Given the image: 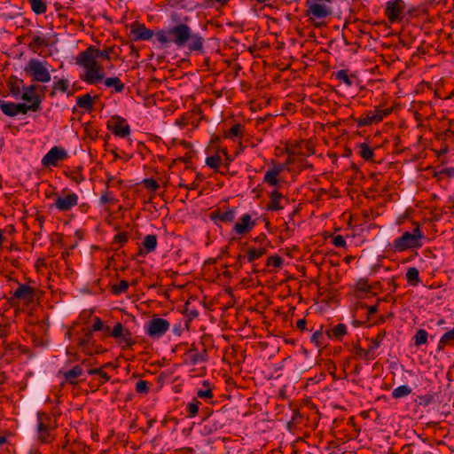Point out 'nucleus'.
Segmentation results:
<instances>
[{
  "label": "nucleus",
  "mask_w": 454,
  "mask_h": 454,
  "mask_svg": "<svg viewBox=\"0 0 454 454\" xmlns=\"http://www.w3.org/2000/svg\"><path fill=\"white\" fill-rule=\"evenodd\" d=\"M0 109L7 116H16L15 103L0 99Z\"/></svg>",
  "instance_id": "72a5a7b5"
},
{
  "label": "nucleus",
  "mask_w": 454,
  "mask_h": 454,
  "mask_svg": "<svg viewBox=\"0 0 454 454\" xmlns=\"http://www.w3.org/2000/svg\"><path fill=\"white\" fill-rule=\"evenodd\" d=\"M236 217V208L228 207L225 211L216 210L210 214V218L215 223H231Z\"/></svg>",
  "instance_id": "dca6fc26"
},
{
  "label": "nucleus",
  "mask_w": 454,
  "mask_h": 454,
  "mask_svg": "<svg viewBox=\"0 0 454 454\" xmlns=\"http://www.w3.org/2000/svg\"><path fill=\"white\" fill-rule=\"evenodd\" d=\"M66 335L69 339L74 336V346L67 348V353L71 354V350H77L85 356H90L88 365H92L91 356L101 352L100 347L95 343L92 330L82 327L81 333H74V329H70Z\"/></svg>",
  "instance_id": "f257e3e1"
},
{
  "label": "nucleus",
  "mask_w": 454,
  "mask_h": 454,
  "mask_svg": "<svg viewBox=\"0 0 454 454\" xmlns=\"http://www.w3.org/2000/svg\"><path fill=\"white\" fill-rule=\"evenodd\" d=\"M405 9V4L403 0H391L387 3L385 14L390 22L402 19V14Z\"/></svg>",
  "instance_id": "f8f14e48"
},
{
  "label": "nucleus",
  "mask_w": 454,
  "mask_h": 454,
  "mask_svg": "<svg viewBox=\"0 0 454 454\" xmlns=\"http://www.w3.org/2000/svg\"><path fill=\"white\" fill-rule=\"evenodd\" d=\"M38 438L43 442H48V437L50 435L49 428L45 426L42 421H39L36 427Z\"/></svg>",
  "instance_id": "ea45409f"
},
{
  "label": "nucleus",
  "mask_w": 454,
  "mask_h": 454,
  "mask_svg": "<svg viewBox=\"0 0 454 454\" xmlns=\"http://www.w3.org/2000/svg\"><path fill=\"white\" fill-rule=\"evenodd\" d=\"M113 201V196L112 193L109 192H106L101 197H100V203L102 205L108 204Z\"/></svg>",
  "instance_id": "774afa93"
},
{
  "label": "nucleus",
  "mask_w": 454,
  "mask_h": 454,
  "mask_svg": "<svg viewBox=\"0 0 454 454\" xmlns=\"http://www.w3.org/2000/svg\"><path fill=\"white\" fill-rule=\"evenodd\" d=\"M454 345V328L446 332L440 339L438 349H443L447 346Z\"/></svg>",
  "instance_id": "c85d7f7f"
},
{
  "label": "nucleus",
  "mask_w": 454,
  "mask_h": 454,
  "mask_svg": "<svg viewBox=\"0 0 454 454\" xmlns=\"http://www.w3.org/2000/svg\"><path fill=\"white\" fill-rule=\"evenodd\" d=\"M169 325V322L167 319L154 317L147 322L145 333L151 338L158 339L168 332Z\"/></svg>",
  "instance_id": "0eeeda50"
},
{
  "label": "nucleus",
  "mask_w": 454,
  "mask_h": 454,
  "mask_svg": "<svg viewBox=\"0 0 454 454\" xmlns=\"http://www.w3.org/2000/svg\"><path fill=\"white\" fill-rule=\"evenodd\" d=\"M266 252V249L265 248H262V247H259V248H255V247H251L247 250V261L248 262H254L255 260L259 259L260 257H262Z\"/></svg>",
  "instance_id": "c9c22d12"
},
{
  "label": "nucleus",
  "mask_w": 454,
  "mask_h": 454,
  "mask_svg": "<svg viewBox=\"0 0 454 454\" xmlns=\"http://www.w3.org/2000/svg\"><path fill=\"white\" fill-rule=\"evenodd\" d=\"M356 306L361 307V308H367L368 316H372V315L375 314L376 312H378V305H372V306L367 307L365 304L359 302V303H357Z\"/></svg>",
  "instance_id": "69168bd1"
},
{
  "label": "nucleus",
  "mask_w": 454,
  "mask_h": 454,
  "mask_svg": "<svg viewBox=\"0 0 454 454\" xmlns=\"http://www.w3.org/2000/svg\"><path fill=\"white\" fill-rule=\"evenodd\" d=\"M284 200L283 195L277 190H274L270 194V201L267 205V210L269 211H278L284 207L282 200Z\"/></svg>",
  "instance_id": "6ab92c4d"
},
{
  "label": "nucleus",
  "mask_w": 454,
  "mask_h": 454,
  "mask_svg": "<svg viewBox=\"0 0 454 454\" xmlns=\"http://www.w3.org/2000/svg\"><path fill=\"white\" fill-rule=\"evenodd\" d=\"M131 32L136 40H149L155 35L153 30L145 27V25H138L136 27H132Z\"/></svg>",
  "instance_id": "412c9836"
},
{
  "label": "nucleus",
  "mask_w": 454,
  "mask_h": 454,
  "mask_svg": "<svg viewBox=\"0 0 454 454\" xmlns=\"http://www.w3.org/2000/svg\"><path fill=\"white\" fill-rule=\"evenodd\" d=\"M202 385L204 387L198 390L197 395L200 398H203V399H207V398L212 397V392H211V388H210V386H211L210 381L207 380H205L202 381Z\"/></svg>",
  "instance_id": "4c0bfd02"
},
{
  "label": "nucleus",
  "mask_w": 454,
  "mask_h": 454,
  "mask_svg": "<svg viewBox=\"0 0 454 454\" xmlns=\"http://www.w3.org/2000/svg\"><path fill=\"white\" fill-rule=\"evenodd\" d=\"M89 330H92V333L102 332L104 336H109L110 334V327L108 325H106L99 317L94 318V323L91 328H89Z\"/></svg>",
  "instance_id": "2f4dec72"
},
{
  "label": "nucleus",
  "mask_w": 454,
  "mask_h": 454,
  "mask_svg": "<svg viewBox=\"0 0 454 454\" xmlns=\"http://www.w3.org/2000/svg\"><path fill=\"white\" fill-rule=\"evenodd\" d=\"M144 184L145 186V188L153 191V192H155L158 188H159V184H157V182L153 179V178H146L144 180Z\"/></svg>",
  "instance_id": "5fc2aeb1"
},
{
  "label": "nucleus",
  "mask_w": 454,
  "mask_h": 454,
  "mask_svg": "<svg viewBox=\"0 0 454 454\" xmlns=\"http://www.w3.org/2000/svg\"><path fill=\"white\" fill-rule=\"evenodd\" d=\"M113 133L120 137H126L130 134V127L125 123L124 119L118 118V121L113 127Z\"/></svg>",
  "instance_id": "4be33fe9"
},
{
  "label": "nucleus",
  "mask_w": 454,
  "mask_h": 454,
  "mask_svg": "<svg viewBox=\"0 0 454 454\" xmlns=\"http://www.w3.org/2000/svg\"><path fill=\"white\" fill-rule=\"evenodd\" d=\"M282 263H283L282 258L277 254L271 255L270 257L268 258V261H267L268 265L273 266L275 268L281 267Z\"/></svg>",
  "instance_id": "603ef678"
},
{
  "label": "nucleus",
  "mask_w": 454,
  "mask_h": 454,
  "mask_svg": "<svg viewBox=\"0 0 454 454\" xmlns=\"http://www.w3.org/2000/svg\"><path fill=\"white\" fill-rule=\"evenodd\" d=\"M38 101L39 100H36L35 102V104L30 103L29 105H27L24 103H18V104L15 103L16 115L19 114H27L29 111H32V112L39 111L41 108L38 107Z\"/></svg>",
  "instance_id": "393cba45"
},
{
  "label": "nucleus",
  "mask_w": 454,
  "mask_h": 454,
  "mask_svg": "<svg viewBox=\"0 0 454 454\" xmlns=\"http://www.w3.org/2000/svg\"><path fill=\"white\" fill-rule=\"evenodd\" d=\"M347 333V326L344 324H339L331 330L326 332L329 339L341 340L342 337Z\"/></svg>",
  "instance_id": "5701e85b"
},
{
  "label": "nucleus",
  "mask_w": 454,
  "mask_h": 454,
  "mask_svg": "<svg viewBox=\"0 0 454 454\" xmlns=\"http://www.w3.org/2000/svg\"><path fill=\"white\" fill-rule=\"evenodd\" d=\"M98 58L93 51V46L88 47L85 51L80 52L76 58L77 65L83 67L86 70L98 65Z\"/></svg>",
  "instance_id": "4468645a"
},
{
  "label": "nucleus",
  "mask_w": 454,
  "mask_h": 454,
  "mask_svg": "<svg viewBox=\"0 0 454 454\" xmlns=\"http://www.w3.org/2000/svg\"><path fill=\"white\" fill-rule=\"evenodd\" d=\"M67 158V151L61 147H52L42 159L44 167L57 166L59 161Z\"/></svg>",
  "instance_id": "9d476101"
},
{
  "label": "nucleus",
  "mask_w": 454,
  "mask_h": 454,
  "mask_svg": "<svg viewBox=\"0 0 454 454\" xmlns=\"http://www.w3.org/2000/svg\"><path fill=\"white\" fill-rule=\"evenodd\" d=\"M385 335H386L385 332H380L375 336V338H373L370 340V343L368 345V350L364 352L365 357H367L372 351H373L374 349H376L380 347L383 339L385 338Z\"/></svg>",
  "instance_id": "c756f323"
},
{
  "label": "nucleus",
  "mask_w": 454,
  "mask_h": 454,
  "mask_svg": "<svg viewBox=\"0 0 454 454\" xmlns=\"http://www.w3.org/2000/svg\"><path fill=\"white\" fill-rule=\"evenodd\" d=\"M189 42L186 46L191 51H203L204 38L198 33H193L192 28L189 27Z\"/></svg>",
  "instance_id": "a211bd4d"
},
{
  "label": "nucleus",
  "mask_w": 454,
  "mask_h": 454,
  "mask_svg": "<svg viewBox=\"0 0 454 454\" xmlns=\"http://www.w3.org/2000/svg\"><path fill=\"white\" fill-rule=\"evenodd\" d=\"M44 86H41L38 84H30L28 86H23L20 99L29 102L31 104H35L36 100H39L38 107L41 108V104L44 97Z\"/></svg>",
  "instance_id": "6e6552de"
},
{
  "label": "nucleus",
  "mask_w": 454,
  "mask_h": 454,
  "mask_svg": "<svg viewBox=\"0 0 454 454\" xmlns=\"http://www.w3.org/2000/svg\"><path fill=\"white\" fill-rule=\"evenodd\" d=\"M439 174H442V177H454V167L440 169Z\"/></svg>",
  "instance_id": "338daca9"
},
{
  "label": "nucleus",
  "mask_w": 454,
  "mask_h": 454,
  "mask_svg": "<svg viewBox=\"0 0 454 454\" xmlns=\"http://www.w3.org/2000/svg\"><path fill=\"white\" fill-rule=\"evenodd\" d=\"M104 83L106 87L114 88V91L117 93L122 92L124 90V84L118 77L106 78Z\"/></svg>",
  "instance_id": "7c9ffc66"
},
{
  "label": "nucleus",
  "mask_w": 454,
  "mask_h": 454,
  "mask_svg": "<svg viewBox=\"0 0 454 454\" xmlns=\"http://www.w3.org/2000/svg\"><path fill=\"white\" fill-rule=\"evenodd\" d=\"M129 287V283L126 280H121L118 285H114L113 286V293L114 294H121L127 291Z\"/></svg>",
  "instance_id": "8fccbe9b"
},
{
  "label": "nucleus",
  "mask_w": 454,
  "mask_h": 454,
  "mask_svg": "<svg viewBox=\"0 0 454 454\" xmlns=\"http://www.w3.org/2000/svg\"><path fill=\"white\" fill-rule=\"evenodd\" d=\"M338 371H335V370H333V371H329L331 376L335 380H340L344 378H348V375L346 373V371H339L340 373L338 374L337 373Z\"/></svg>",
  "instance_id": "680f3d73"
},
{
  "label": "nucleus",
  "mask_w": 454,
  "mask_h": 454,
  "mask_svg": "<svg viewBox=\"0 0 454 454\" xmlns=\"http://www.w3.org/2000/svg\"><path fill=\"white\" fill-rule=\"evenodd\" d=\"M68 85L69 83L67 80L60 79L54 84V89L66 92L68 89Z\"/></svg>",
  "instance_id": "864d4df0"
},
{
  "label": "nucleus",
  "mask_w": 454,
  "mask_h": 454,
  "mask_svg": "<svg viewBox=\"0 0 454 454\" xmlns=\"http://www.w3.org/2000/svg\"><path fill=\"white\" fill-rule=\"evenodd\" d=\"M47 40L44 37H42L38 35H35L32 36L30 43H28V48L33 52H37L41 48L46 46Z\"/></svg>",
  "instance_id": "a878e982"
},
{
  "label": "nucleus",
  "mask_w": 454,
  "mask_h": 454,
  "mask_svg": "<svg viewBox=\"0 0 454 454\" xmlns=\"http://www.w3.org/2000/svg\"><path fill=\"white\" fill-rule=\"evenodd\" d=\"M372 286L368 283L366 279H359L356 283V292L361 293H371Z\"/></svg>",
  "instance_id": "a18cd8bd"
},
{
  "label": "nucleus",
  "mask_w": 454,
  "mask_h": 454,
  "mask_svg": "<svg viewBox=\"0 0 454 454\" xmlns=\"http://www.w3.org/2000/svg\"><path fill=\"white\" fill-rule=\"evenodd\" d=\"M434 376L437 380H439L440 383H441V386L440 387H443V384L442 383L441 381V379L442 378H445L448 381H451L452 379L450 377V371H448L447 372H445V371L443 370H441V371H435L434 372ZM450 385L448 383L446 386H444V387H449Z\"/></svg>",
  "instance_id": "49530a36"
},
{
  "label": "nucleus",
  "mask_w": 454,
  "mask_h": 454,
  "mask_svg": "<svg viewBox=\"0 0 454 454\" xmlns=\"http://www.w3.org/2000/svg\"><path fill=\"white\" fill-rule=\"evenodd\" d=\"M358 154L364 160H372L374 153L373 150L365 143L358 144Z\"/></svg>",
  "instance_id": "473e14b6"
},
{
  "label": "nucleus",
  "mask_w": 454,
  "mask_h": 454,
  "mask_svg": "<svg viewBox=\"0 0 454 454\" xmlns=\"http://www.w3.org/2000/svg\"><path fill=\"white\" fill-rule=\"evenodd\" d=\"M127 241L128 237L124 232H120L114 237V242L118 243L120 247H122Z\"/></svg>",
  "instance_id": "052dcab7"
},
{
  "label": "nucleus",
  "mask_w": 454,
  "mask_h": 454,
  "mask_svg": "<svg viewBox=\"0 0 454 454\" xmlns=\"http://www.w3.org/2000/svg\"><path fill=\"white\" fill-rule=\"evenodd\" d=\"M223 377L225 378V382L229 387H242L238 379L229 376L226 373L223 374Z\"/></svg>",
  "instance_id": "13d9d810"
},
{
  "label": "nucleus",
  "mask_w": 454,
  "mask_h": 454,
  "mask_svg": "<svg viewBox=\"0 0 454 454\" xmlns=\"http://www.w3.org/2000/svg\"><path fill=\"white\" fill-rule=\"evenodd\" d=\"M189 27L187 24L179 23L172 27L158 30L154 38L164 47L174 44L181 49L185 47L189 42Z\"/></svg>",
  "instance_id": "f03ea898"
},
{
  "label": "nucleus",
  "mask_w": 454,
  "mask_h": 454,
  "mask_svg": "<svg viewBox=\"0 0 454 454\" xmlns=\"http://www.w3.org/2000/svg\"><path fill=\"white\" fill-rule=\"evenodd\" d=\"M243 126L239 123L234 124L229 130L228 134H226V137H239L242 135Z\"/></svg>",
  "instance_id": "c03bdc74"
},
{
  "label": "nucleus",
  "mask_w": 454,
  "mask_h": 454,
  "mask_svg": "<svg viewBox=\"0 0 454 454\" xmlns=\"http://www.w3.org/2000/svg\"><path fill=\"white\" fill-rule=\"evenodd\" d=\"M405 277L407 282L414 286H417L420 281L419 270L415 267L409 268Z\"/></svg>",
  "instance_id": "f704fd0d"
},
{
  "label": "nucleus",
  "mask_w": 454,
  "mask_h": 454,
  "mask_svg": "<svg viewBox=\"0 0 454 454\" xmlns=\"http://www.w3.org/2000/svg\"><path fill=\"white\" fill-rule=\"evenodd\" d=\"M200 403L195 401L187 404V410L189 411V418H194L198 414Z\"/></svg>",
  "instance_id": "3c124183"
},
{
  "label": "nucleus",
  "mask_w": 454,
  "mask_h": 454,
  "mask_svg": "<svg viewBox=\"0 0 454 454\" xmlns=\"http://www.w3.org/2000/svg\"><path fill=\"white\" fill-rule=\"evenodd\" d=\"M78 196L74 192H68L63 195H57L53 206L61 212L69 211L78 204Z\"/></svg>",
  "instance_id": "1a4fd4ad"
},
{
  "label": "nucleus",
  "mask_w": 454,
  "mask_h": 454,
  "mask_svg": "<svg viewBox=\"0 0 454 454\" xmlns=\"http://www.w3.org/2000/svg\"><path fill=\"white\" fill-rule=\"evenodd\" d=\"M283 169L284 168L281 165L273 166L266 171L263 181L271 186H277L278 184V176Z\"/></svg>",
  "instance_id": "aec40b11"
},
{
  "label": "nucleus",
  "mask_w": 454,
  "mask_h": 454,
  "mask_svg": "<svg viewBox=\"0 0 454 454\" xmlns=\"http://www.w3.org/2000/svg\"><path fill=\"white\" fill-rule=\"evenodd\" d=\"M333 244L337 247H345L346 241L341 235H336L333 239Z\"/></svg>",
  "instance_id": "e2e57ef3"
},
{
  "label": "nucleus",
  "mask_w": 454,
  "mask_h": 454,
  "mask_svg": "<svg viewBox=\"0 0 454 454\" xmlns=\"http://www.w3.org/2000/svg\"><path fill=\"white\" fill-rule=\"evenodd\" d=\"M427 333L424 329H419L417 331L416 334L414 335V343L416 346H421L425 343H427Z\"/></svg>",
  "instance_id": "a19ab883"
},
{
  "label": "nucleus",
  "mask_w": 454,
  "mask_h": 454,
  "mask_svg": "<svg viewBox=\"0 0 454 454\" xmlns=\"http://www.w3.org/2000/svg\"><path fill=\"white\" fill-rule=\"evenodd\" d=\"M334 75L336 80L344 82L348 87L352 86L356 79L355 75H348V72L346 69L337 71Z\"/></svg>",
  "instance_id": "cd10ccee"
},
{
  "label": "nucleus",
  "mask_w": 454,
  "mask_h": 454,
  "mask_svg": "<svg viewBox=\"0 0 454 454\" xmlns=\"http://www.w3.org/2000/svg\"><path fill=\"white\" fill-rule=\"evenodd\" d=\"M372 123H375L372 116V112L366 113L363 114L358 120H357V126L358 127H364L369 126Z\"/></svg>",
  "instance_id": "79ce46f5"
},
{
  "label": "nucleus",
  "mask_w": 454,
  "mask_h": 454,
  "mask_svg": "<svg viewBox=\"0 0 454 454\" xmlns=\"http://www.w3.org/2000/svg\"><path fill=\"white\" fill-rule=\"evenodd\" d=\"M93 51L95 52L98 59L103 58V59L109 60L110 54L114 51V46L106 47V49H104L102 51L93 47Z\"/></svg>",
  "instance_id": "37998d69"
},
{
  "label": "nucleus",
  "mask_w": 454,
  "mask_h": 454,
  "mask_svg": "<svg viewBox=\"0 0 454 454\" xmlns=\"http://www.w3.org/2000/svg\"><path fill=\"white\" fill-rule=\"evenodd\" d=\"M136 390L139 394H145L148 390V383L145 380H139L136 384Z\"/></svg>",
  "instance_id": "4d7b16f0"
},
{
  "label": "nucleus",
  "mask_w": 454,
  "mask_h": 454,
  "mask_svg": "<svg viewBox=\"0 0 454 454\" xmlns=\"http://www.w3.org/2000/svg\"><path fill=\"white\" fill-rule=\"evenodd\" d=\"M221 157L219 155H213V156H209V157H207L206 159V164L211 168H214V169H216L220 163H221Z\"/></svg>",
  "instance_id": "09e8293b"
},
{
  "label": "nucleus",
  "mask_w": 454,
  "mask_h": 454,
  "mask_svg": "<svg viewBox=\"0 0 454 454\" xmlns=\"http://www.w3.org/2000/svg\"><path fill=\"white\" fill-rule=\"evenodd\" d=\"M83 372L84 371H58L56 378L60 384H75L77 382V379L82 377Z\"/></svg>",
  "instance_id": "f3484780"
},
{
  "label": "nucleus",
  "mask_w": 454,
  "mask_h": 454,
  "mask_svg": "<svg viewBox=\"0 0 454 454\" xmlns=\"http://www.w3.org/2000/svg\"><path fill=\"white\" fill-rule=\"evenodd\" d=\"M35 289L26 284H19V286L12 292L9 299L12 306L17 305V301H22L25 305L30 304L35 298Z\"/></svg>",
  "instance_id": "423d86ee"
},
{
  "label": "nucleus",
  "mask_w": 454,
  "mask_h": 454,
  "mask_svg": "<svg viewBox=\"0 0 454 454\" xmlns=\"http://www.w3.org/2000/svg\"><path fill=\"white\" fill-rule=\"evenodd\" d=\"M323 0H307L306 5L308 7L307 16L313 20H323L332 15V8L322 3Z\"/></svg>",
  "instance_id": "39448f33"
},
{
  "label": "nucleus",
  "mask_w": 454,
  "mask_h": 454,
  "mask_svg": "<svg viewBox=\"0 0 454 454\" xmlns=\"http://www.w3.org/2000/svg\"><path fill=\"white\" fill-rule=\"evenodd\" d=\"M373 120L375 123H378L383 120L385 117V114L383 113V110L376 108L375 111L372 113Z\"/></svg>",
  "instance_id": "0e129e2a"
},
{
  "label": "nucleus",
  "mask_w": 454,
  "mask_h": 454,
  "mask_svg": "<svg viewBox=\"0 0 454 454\" xmlns=\"http://www.w3.org/2000/svg\"><path fill=\"white\" fill-rule=\"evenodd\" d=\"M142 247L146 251V253L153 252L157 247L156 235H146L142 242Z\"/></svg>",
  "instance_id": "bb28decb"
},
{
  "label": "nucleus",
  "mask_w": 454,
  "mask_h": 454,
  "mask_svg": "<svg viewBox=\"0 0 454 454\" xmlns=\"http://www.w3.org/2000/svg\"><path fill=\"white\" fill-rule=\"evenodd\" d=\"M109 336L117 339L123 347H130L133 344L130 332L121 323L115 324L113 330L110 329Z\"/></svg>",
  "instance_id": "ddd939ff"
},
{
  "label": "nucleus",
  "mask_w": 454,
  "mask_h": 454,
  "mask_svg": "<svg viewBox=\"0 0 454 454\" xmlns=\"http://www.w3.org/2000/svg\"><path fill=\"white\" fill-rule=\"evenodd\" d=\"M76 104L85 111H91L93 108V98L89 94H84L76 98Z\"/></svg>",
  "instance_id": "b1692460"
},
{
  "label": "nucleus",
  "mask_w": 454,
  "mask_h": 454,
  "mask_svg": "<svg viewBox=\"0 0 454 454\" xmlns=\"http://www.w3.org/2000/svg\"><path fill=\"white\" fill-rule=\"evenodd\" d=\"M325 335L321 330L316 331L310 337L311 342L315 343L316 346L320 347L324 344Z\"/></svg>",
  "instance_id": "de8ad7c7"
},
{
  "label": "nucleus",
  "mask_w": 454,
  "mask_h": 454,
  "mask_svg": "<svg viewBox=\"0 0 454 454\" xmlns=\"http://www.w3.org/2000/svg\"><path fill=\"white\" fill-rule=\"evenodd\" d=\"M32 11L36 14H43L46 12V4L43 0H28Z\"/></svg>",
  "instance_id": "58836bf2"
},
{
  "label": "nucleus",
  "mask_w": 454,
  "mask_h": 454,
  "mask_svg": "<svg viewBox=\"0 0 454 454\" xmlns=\"http://www.w3.org/2000/svg\"><path fill=\"white\" fill-rule=\"evenodd\" d=\"M411 393V387L408 385H401L392 391V396L395 399L407 397Z\"/></svg>",
  "instance_id": "e433bc0d"
},
{
  "label": "nucleus",
  "mask_w": 454,
  "mask_h": 454,
  "mask_svg": "<svg viewBox=\"0 0 454 454\" xmlns=\"http://www.w3.org/2000/svg\"><path fill=\"white\" fill-rule=\"evenodd\" d=\"M10 93L16 98H20L22 91L19 85L15 83L10 84Z\"/></svg>",
  "instance_id": "bf43d9fd"
},
{
  "label": "nucleus",
  "mask_w": 454,
  "mask_h": 454,
  "mask_svg": "<svg viewBox=\"0 0 454 454\" xmlns=\"http://www.w3.org/2000/svg\"><path fill=\"white\" fill-rule=\"evenodd\" d=\"M51 65L46 60L30 59L24 67V72L33 82L46 83L51 81Z\"/></svg>",
  "instance_id": "20e7f679"
},
{
  "label": "nucleus",
  "mask_w": 454,
  "mask_h": 454,
  "mask_svg": "<svg viewBox=\"0 0 454 454\" xmlns=\"http://www.w3.org/2000/svg\"><path fill=\"white\" fill-rule=\"evenodd\" d=\"M424 239L425 235L420 226L417 225L411 232L404 231L401 237L396 238L393 242V247L398 252L418 249L422 247V240Z\"/></svg>",
  "instance_id": "7ed1b4c3"
},
{
  "label": "nucleus",
  "mask_w": 454,
  "mask_h": 454,
  "mask_svg": "<svg viewBox=\"0 0 454 454\" xmlns=\"http://www.w3.org/2000/svg\"><path fill=\"white\" fill-rule=\"evenodd\" d=\"M89 374L98 377L101 381H107L109 380V376L105 373V371H87Z\"/></svg>",
  "instance_id": "6e6d98bb"
},
{
  "label": "nucleus",
  "mask_w": 454,
  "mask_h": 454,
  "mask_svg": "<svg viewBox=\"0 0 454 454\" xmlns=\"http://www.w3.org/2000/svg\"><path fill=\"white\" fill-rule=\"evenodd\" d=\"M105 76L102 67L98 64L96 67H90L85 71L81 79L88 84H96L102 81Z\"/></svg>",
  "instance_id": "2eb2a0df"
},
{
  "label": "nucleus",
  "mask_w": 454,
  "mask_h": 454,
  "mask_svg": "<svg viewBox=\"0 0 454 454\" xmlns=\"http://www.w3.org/2000/svg\"><path fill=\"white\" fill-rule=\"evenodd\" d=\"M256 225V220L252 219L249 214H244L234 224L231 232L239 236H244L250 232Z\"/></svg>",
  "instance_id": "9b49d317"
}]
</instances>
